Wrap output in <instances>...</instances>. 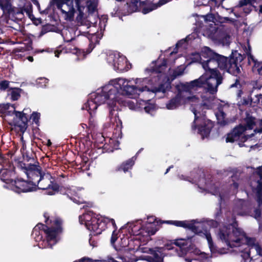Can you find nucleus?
Masks as SVG:
<instances>
[{"mask_svg":"<svg viewBox=\"0 0 262 262\" xmlns=\"http://www.w3.org/2000/svg\"><path fill=\"white\" fill-rule=\"evenodd\" d=\"M40 115L39 113L34 112L31 116V118L36 123L38 121Z\"/></svg>","mask_w":262,"mask_h":262,"instance_id":"nucleus-35","label":"nucleus"},{"mask_svg":"<svg viewBox=\"0 0 262 262\" xmlns=\"http://www.w3.org/2000/svg\"><path fill=\"white\" fill-rule=\"evenodd\" d=\"M219 195H220V200L222 201V200L224 199V196L223 195H222L221 193H220L219 194Z\"/></svg>","mask_w":262,"mask_h":262,"instance_id":"nucleus-54","label":"nucleus"},{"mask_svg":"<svg viewBox=\"0 0 262 262\" xmlns=\"http://www.w3.org/2000/svg\"><path fill=\"white\" fill-rule=\"evenodd\" d=\"M134 164V160L133 158L129 159L126 162L123 163L122 165L118 167L117 169L118 171L123 170L124 172L127 171L130 169Z\"/></svg>","mask_w":262,"mask_h":262,"instance_id":"nucleus-25","label":"nucleus"},{"mask_svg":"<svg viewBox=\"0 0 262 262\" xmlns=\"http://www.w3.org/2000/svg\"><path fill=\"white\" fill-rule=\"evenodd\" d=\"M183 42L184 43L185 42V40H181L180 41H179V42H178L177 43V46L178 47V46H180Z\"/></svg>","mask_w":262,"mask_h":262,"instance_id":"nucleus-49","label":"nucleus"},{"mask_svg":"<svg viewBox=\"0 0 262 262\" xmlns=\"http://www.w3.org/2000/svg\"><path fill=\"white\" fill-rule=\"evenodd\" d=\"M23 149H25V143L24 142H23Z\"/></svg>","mask_w":262,"mask_h":262,"instance_id":"nucleus-61","label":"nucleus"},{"mask_svg":"<svg viewBox=\"0 0 262 262\" xmlns=\"http://www.w3.org/2000/svg\"><path fill=\"white\" fill-rule=\"evenodd\" d=\"M97 219L93 216L91 212H88L79 216V222L81 224H84L85 227H88L93 223L97 222Z\"/></svg>","mask_w":262,"mask_h":262,"instance_id":"nucleus-19","label":"nucleus"},{"mask_svg":"<svg viewBox=\"0 0 262 262\" xmlns=\"http://www.w3.org/2000/svg\"><path fill=\"white\" fill-rule=\"evenodd\" d=\"M173 52H171V53H170V56H172V55H173Z\"/></svg>","mask_w":262,"mask_h":262,"instance_id":"nucleus-64","label":"nucleus"},{"mask_svg":"<svg viewBox=\"0 0 262 262\" xmlns=\"http://www.w3.org/2000/svg\"><path fill=\"white\" fill-rule=\"evenodd\" d=\"M261 63H260V64H259V66H260V68H259L258 69V70H258V73H259V74H261V70H262V66H261Z\"/></svg>","mask_w":262,"mask_h":262,"instance_id":"nucleus-51","label":"nucleus"},{"mask_svg":"<svg viewBox=\"0 0 262 262\" xmlns=\"http://www.w3.org/2000/svg\"><path fill=\"white\" fill-rule=\"evenodd\" d=\"M47 145L48 146H50L51 145V142L50 140L48 141Z\"/></svg>","mask_w":262,"mask_h":262,"instance_id":"nucleus-57","label":"nucleus"},{"mask_svg":"<svg viewBox=\"0 0 262 262\" xmlns=\"http://www.w3.org/2000/svg\"><path fill=\"white\" fill-rule=\"evenodd\" d=\"M102 36H100L99 34H92L90 35L88 37V38L90 41V48L91 49V51H89L90 52L94 48V45L97 43H98L99 40L101 39Z\"/></svg>","mask_w":262,"mask_h":262,"instance_id":"nucleus-24","label":"nucleus"},{"mask_svg":"<svg viewBox=\"0 0 262 262\" xmlns=\"http://www.w3.org/2000/svg\"><path fill=\"white\" fill-rule=\"evenodd\" d=\"M10 94L13 100H17L20 97V90L19 89H11L10 92Z\"/></svg>","mask_w":262,"mask_h":262,"instance_id":"nucleus-28","label":"nucleus"},{"mask_svg":"<svg viewBox=\"0 0 262 262\" xmlns=\"http://www.w3.org/2000/svg\"><path fill=\"white\" fill-rule=\"evenodd\" d=\"M260 12L262 13V5L260 6Z\"/></svg>","mask_w":262,"mask_h":262,"instance_id":"nucleus-59","label":"nucleus"},{"mask_svg":"<svg viewBox=\"0 0 262 262\" xmlns=\"http://www.w3.org/2000/svg\"><path fill=\"white\" fill-rule=\"evenodd\" d=\"M75 50H76L75 53L77 55V59L79 60L82 59L84 56L83 52L80 51V50H78L77 49Z\"/></svg>","mask_w":262,"mask_h":262,"instance_id":"nucleus-36","label":"nucleus"},{"mask_svg":"<svg viewBox=\"0 0 262 262\" xmlns=\"http://www.w3.org/2000/svg\"><path fill=\"white\" fill-rule=\"evenodd\" d=\"M184 69L183 67H179L173 72V77L174 78L177 76L182 75L184 73Z\"/></svg>","mask_w":262,"mask_h":262,"instance_id":"nucleus-32","label":"nucleus"},{"mask_svg":"<svg viewBox=\"0 0 262 262\" xmlns=\"http://www.w3.org/2000/svg\"><path fill=\"white\" fill-rule=\"evenodd\" d=\"M141 250L143 253H148L152 254L153 250L150 248H143L141 249Z\"/></svg>","mask_w":262,"mask_h":262,"instance_id":"nucleus-39","label":"nucleus"},{"mask_svg":"<svg viewBox=\"0 0 262 262\" xmlns=\"http://www.w3.org/2000/svg\"><path fill=\"white\" fill-rule=\"evenodd\" d=\"M26 174L28 179L32 180L35 187L40 189L48 190V194L54 195L58 190V185L54 183V180L49 173H42L40 167L36 165H29L26 168Z\"/></svg>","mask_w":262,"mask_h":262,"instance_id":"nucleus-6","label":"nucleus"},{"mask_svg":"<svg viewBox=\"0 0 262 262\" xmlns=\"http://www.w3.org/2000/svg\"><path fill=\"white\" fill-rule=\"evenodd\" d=\"M74 262H86L85 261V259H81L78 261H74Z\"/></svg>","mask_w":262,"mask_h":262,"instance_id":"nucleus-53","label":"nucleus"},{"mask_svg":"<svg viewBox=\"0 0 262 262\" xmlns=\"http://www.w3.org/2000/svg\"><path fill=\"white\" fill-rule=\"evenodd\" d=\"M246 53L248 55H250L251 56V54H250V47L249 46V45H248V50L246 48Z\"/></svg>","mask_w":262,"mask_h":262,"instance_id":"nucleus-46","label":"nucleus"},{"mask_svg":"<svg viewBox=\"0 0 262 262\" xmlns=\"http://www.w3.org/2000/svg\"><path fill=\"white\" fill-rule=\"evenodd\" d=\"M105 56V59L110 66L114 70L123 71L126 69V57L117 52H110L106 54H103Z\"/></svg>","mask_w":262,"mask_h":262,"instance_id":"nucleus-10","label":"nucleus"},{"mask_svg":"<svg viewBox=\"0 0 262 262\" xmlns=\"http://www.w3.org/2000/svg\"><path fill=\"white\" fill-rule=\"evenodd\" d=\"M220 239L229 247H239L246 244L245 252L243 256L250 258V262H254L253 255L256 254L262 260V250L254 238H248L242 229L237 228L233 220L227 226H224L220 229L218 233Z\"/></svg>","mask_w":262,"mask_h":262,"instance_id":"nucleus-4","label":"nucleus"},{"mask_svg":"<svg viewBox=\"0 0 262 262\" xmlns=\"http://www.w3.org/2000/svg\"><path fill=\"white\" fill-rule=\"evenodd\" d=\"M27 109L24 112H17L13 105L9 104L0 105V112L3 114L2 117L9 124L17 126L21 130L26 128L28 117L26 116Z\"/></svg>","mask_w":262,"mask_h":262,"instance_id":"nucleus-9","label":"nucleus"},{"mask_svg":"<svg viewBox=\"0 0 262 262\" xmlns=\"http://www.w3.org/2000/svg\"><path fill=\"white\" fill-rule=\"evenodd\" d=\"M57 8L60 10L63 18L67 21L74 20L76 12L72 0H53Z\"/></svg>","mask_w":262,"mask_h":262,"instance_id":"nucleus-11","label":"nucleus"},{"mask_svg":"<svg viewBox=\"0 0 262 262\" xmlns=\"http://www.w3.org/2000/svg\"><path fill=\"white\" fill-rule=\"evenodd\" d=\"M219 253H220V254H225L227 253V252L226 251H222L221 250H220V251H219Z\"/></svg>","mask_w":262,"mask_h":262,"instance_id":"nucleus-52","label":"nucleus"},{"mask_svg":"<svg viewBox=\"0 0 262 262\" xmlns=\"http://www.w3.org/2000/svg\"><path fill=\"white\" fill-rule=\"evenodd\" d=\"M183 85L182 84L181 90L179 93L166 104V107L168 110H174L181 105L183 99L189 103L191 105V111L194 115L192 128L197 129L198 133L204 139L209 136L213 126L212 122L205 117L206 110L213 107V97L203 94L185 98L183 92H190L192 90L186 91L183 87Z\"/></svg>","mask_w":262,"mask_h":262,"instance_id":"nucleus-2","label":"nucleus"},{"mask_svg":"<svg viewBox=\"0 0 262 262\" xmlns=\"http://www.w3.org/2000/svg\"><path fill=\"white\" fill-rule=\"evenodd\" d=\"M122 247H126V244H123Z\"/></svg>","mask_w":262,"mask_h":262,"instance_id":"nucleus-63","label":"nucleus"},{"mask_svg":"<svg viewBox=\"0 0 262 262\" xmlns=\"http://www.w3.org/2000/svg\"><path fill=\"white\" fill-rule=\"evenodd\" d=\"M211 192L214 195L217 194V189H215V190H214V191H211Z\"/></svg>","mask_w":262,"mask_h":262,"instance_id":"nucleus-55","label":"nucleus"},{"mask_svg":"<svg viewBox=\"0 0 262 262\" xmlns=\"http://www.w3.org/2000/svg\"><path fill=\"white\" fill-rule=\"evenodd\" d=\"M3 167V168L0 170L1 179L3 181L7 183L8 181H10L8 179V177L11 175L14 168L13 166L11 165L9 162L7 161L6 160H5L4 161Z\"/></svg>","mask_w":262,"mask_h":262,"instance_id":"nucleus-18","label":"nucleus"},{"mask_svg":"<svg viewBox=\"0 0 262 262\" xmlns=\"http://www.w3.org/2000/svg\"><path fill=\"white\" fill-rule=\"evenodd\" d=\"M50 223L52 224L51 228L39 224L33 230L32 235L36 241L42 238V236H39L40 232L38 230H43L46 234V241H42L38 245L40 248H52L57 242V235L60 230L61 221L58 218H55L51 220Z\"/></svg>","mask_w":262,"mask_h":262,"instance_id":"nucleus-7","label":"nucleus"},{"mask_svg":"<svg viewBox=\"0 0 262 262\" xmlns=\"http://www.w3.org/2000/svg\"><path fill=\"white\" fill-rule=\"evenodd\" d=\"M147 220L148 223L146 227L141 229L140 232L137 234V235H141L143 237H148L156 233L157 229L155 228V225L152 224L155 222V219L151 216L148 217Z\"/></svg>","mask_w":262,"mask_h":262,"instance_id":"nucleus-17","label":"nucleus"},{"mask_svg":"<svg viewBox=\"0 0 262 262\" xmlns=\"http://www.w3.org/2000/svg\"><path fill=\"white\" fill-rule=\"evenodd\" d=\"M170 88V83L168 81L161 84L158 88L152 90V93H156L162 92L165 93L166 91L168 90Z\"/></svg>","mask_w":262,"mask_h":262,"instance_id":"nucleus-27","label":"nucleus"},{"mask_svg":"<svg viewBox=\"0 0 262 262\" xmlns=\"http://www.w3.org/2000/svg\"><path fill=\"white\" fill-rule=\"evenodd\" d=\"M167 64V61L164 60L161 66H160L157 69L154 70L157 73H162L163 71L165 69Z\"/></svg>","mask_w":262,"mask_h":262,"instance_id":"nucleus-33","label":"nucleus"},{"mask_svg":"<svg viewBox=\"0 0 262 262\" xmlns=\"http://www.w3.org/2000/svg\"><path fill=\"white\" fill-rule=\"evenodd\" d=\"M62 35L67 42L72 41L75 38L74 30L73 28H66L62 31Z\"/></svg>","mask_w":262,"mask_h":262,"instance_id":"nucleus-21","label":"nucleus"},{"mask_svg":"<svg viewBox=\"0 0 262 262\" xmlns=\"http://www.w3.org/2000/svg\"><path fill=\"white\" fill-rule=\"evenodd\" d=\"M255 0H242L240 2L241 5H247L248 4H252Z\"/></svg>","mask_w":262,"mask_h":262,"instance_id":"nucleus-38","label":"nucleus"},{"mask_svg":"<svg viewBox=\"0 0 262 262\" xmlns=\"http://www.w3.org/2000/svg\"><path fill=\"white\" fill-rule=\"evenodd\" d=\"M71 194H73L74 195L78 196V194L77 193V192H76L75 189H74L72 190V193H71Z\"/></svg>","mask_w":262,"mask_h":262,"instance_id":"nucleus-45","label":"nucleus"},{"mask_svg":"<svg viewBox=\"0 0 262 262\" xmlns=\"http://www.w3.org/2000/svg\"><path fill=\"white\" fill-rule=\"evenodd\" d=\"M232 187L234 189H237L238 187V184L237 183H233Z\"/></svg>","mask_w":262,"mask_h":262,"instance_id":"nucleus-47","label":"nucleus"},{"mask_svg":"<svg viewBox=\"0 0 262 262\" xmlns=\"http://www.w3.org/2000/svg\"><path fill=\"white\" fill-rule=\"evenodd\" d=\"M171 166H170L168 168H167V169L166 171L165 172V174L167 173L168 172V171H169V169L171 168Z\"/></svg>","mask_w":262,"mask_h":262,"instance_id":"nucleus-56","label":"nucleus"},{"mask_svg":"<svg viewBox=\"0 0 262 262\" xmlns=\"http://www.w3.org/2000/svg\"><path fill=\"white\" fill-rule=\"evenodd\" d=\"M76 7L77 8V16L76 17V20L78 23H82L84 18V10L85 7L83 6L80 5V2L76 0Z\"/></svg>","mask_w":262,"mask_h":262,"instance_id":"nucleus-22","label":"nucleus"},{"mask_svg":"<svg viewBox=\"0 0 262 262\" xmlns=\"http://www.w3.org/2000/svg\"><path fill=\"white\" fill-rule=\"evenodd\" d=\"M217 35H219L218 38H216L219 40L223 45H227L229 43L231 36L225 32H220L219 31H216Z\"/></svg>","mask_w":262,"mask_h":262,"instance_id":"nucleus-23","label":"nucleus"},{"mask_svg":"<svg viewBox=\"0 0 262 262\" xmlns=\"http://www.w3.org/2000/svg\"><path fill=\"white\" fill-rule=\"evenodd\" d=\"M117 238H118L117 234L116 233L115 231H114L113 232L112 237H111V242L112 244H114L115 241L117 240Z\"/></svg>","mask_w":262,"mask_h":262,"instance_id":"nucleus-37","label":"nucleus"},{"mask_svg":"<svg viewBox=\"0 0 262 262\" xmlns=\"http://www.w3.org/2000/svg\"><path fill=\"white\" fill-rule=\"evenodd\" d=\"M87 229L93 231L94 235L99 234L104 229V223L102 222V220L97 219L96 222L92 223Z\"/></svg>","mask_w":262,"mask_h":262,"instance_id":"nucleus-20","label":"nucleus"},{"mask_svg":"<svg viewBox=\"0 0 262 262\" xmlns=\"http://www.w3.org/2000/svg\"><path fill=\"white\" fill-rule=\"evenodd\" d=\"M110 221L112 222L113 224H114L115 222H114V220L113 219H111Z\"/></svg>","mask_w":262,"mask_h":262,"instance_id":"nucleus-58","label":"nucleus"},{"mask_svg":"<svg viewBox=\"0 0 262 262\" xmlns=\"http://www.w3.org/2000/svg\"><path fill=\"white\" fill-rule=\"evenodd\" d=\"M61 53V51H56L55 52V56L57 57L59 56V54Z\"/></svg>","mask_w":262,"mask_h":262,"instance_id":"nucleus-44","label":"nucleus"},{"mask_svg":"<svg viewBox=\"0 0 262 262\" xmlns=\"http://www.w3.org/2000/svg\"><path fill=\"white\" fill-rule=\"evenodd\" d=\"M167 2V1L161 0L157 4V1L155 0H140L139 6L142 9V13L146 14Z\"/></svg>","mask_w":262,"mask_h":262,"instance_id":"nucleus-15","label":"nucleus"},{"mask_svg":"<svg viewBox=\"0 0 262 262\" xmlns=\"http://www.w3.org/2000/svg\"><path fill=\"white\" fill-rule=\"evenodd\" d=\"M255 125L254 119L248 117L246 120V125H239L235 127L230 133L228 134L226 138V142H233L241 140L242 142L250 143L244 145L252 147L255 145L258 139L262 138V119L259 121V128L254 129L253 133L249 134V131L253 129Z\"/></svg>","mask_w":262,"mask_h":262,"instance_id":"nucleus-5","label":"nucleus"},{"mask_svg":"<svg viewBox=\"0 0 262 262\" xmlns=\"http://www.w3.org/2000/svg\"><path fill=\"white\" fill-rule=\"evenodd\" d=\"M238 85H239V83L238 81L236 79L235 82L234 84L231 85V88L237 87Z\"/></svg>","mask_w":262,"mask_h":262,"instance_id":"nucleus-41","label":"nucleus"},{"mask_svg":"<svg viewBox=\"0 0 262 262\" xmlns=\"http://www.w3.org/2000/svg\"><path fill=\"white\" fill-rule=\"evenodd\" d=\"M203 234L204 235L206 239L207 240L208 246L211 252L212 253H215L216 251V250L215 247L214 246L213 244L210 234L209 233H208L207 231H205V233H204Z\"/></svg>","mask_w":262,"mask_h":262,"instance_id":"nucleus-26","label":"nucleus"},{"mask_svg":"<svg viewBox=\"0 0 262 262\" xmlns=\"http://www.w3.org/2000/svg\"><path fill=\"white\" fill-rule=\"evenodd\" d=\"M0 6H1V7H2V1H1V0H0Z\"/></svg>","mask_w":262,"mask_h":262,"instance_id":"nucleus-62","label":"nucleus"},{"mask_svg":"<svg viewBox=\"0 0 262 262\" xmlns=\"http://www.w3.org/2000/svg\"><path fill=\"white\" fill-rule=\"evenodd\" d=\"M185 261L186 262H200L199 260L195 259H189L188 258H186Z\"/></svg>","mask_w":262,"mask_h":262,"instance_id":"nucleus-42","label":"nucleus"},{"mask_svg":"<svg viewBox=\"0 0 262 262\" xmlns=\"http://www.w3.org/2000/svg\"><path fill=\"white\" fill-rule=\"evenodd\" d=\"M165 222L168 224H172L178 227H182L188 229L195 233H200L199 228L202 226V224L197 220L166 221Z\"/></svg>","mask_w":262,"mask_h":262,"instance_id":"nucleus-14","label":"nucleus"},{"mask_svg":"<svg viewBox=\"0 0 262 262\" xmlns=\"http://www.w3.org/2000/svg\"><path fill=\"white\" fill-rule=\"evenodd\" d=\"M216 117L218 121L222 123L224 121L225 118V114L223 112V110H219L217 112L215 113Z\"/></svg>","mask_w":262,"mask_h":262,"instance_id":"nucleus-30","label":"nucleus"},{"mask_svg":"<svg viewBox=\"0 0 262 262\" xmlns=\"http://www.w3.org/2000/svg\"><path fill=\"white\" fill-rule=\"evenodd\" d=\"M33 2L34 4L36 5L38 7H39V3H38V2L37 1L34 0L33 1Z\"/></svg>","mask_w":262,"mask_h":262,"instance_id":"nucleus-48","label":"nucleus"},{"mask_svg":"<svg viewBox=\"0 0 262 262\" xmlns=\"http://www.w3.org/2000/svg\"><path fill=\"white\" fill-rule=\"evenodd\" d=\"M261 94H257L253 96H252V94H251V103L255 104H258L261 102Z\"/></svg>","mask_w":262,"mask_h":262,"instance_id":"nucleus-29","label":"nucleus"},{"mask_svg":"<svg viewBox=\"0 0 262 262\" xmlns=\"http://www.w3.org/2000/svg\"><path fill=\"white\" fill-rule=\"evenodd\" d=\"M192 55V61L199 62L206 73L198 79L185 83L183 87L186 91L203 88L206 91L204 94H207V96H212L213 101L214 95L216 93L219 85L223 82L222 75L216 70V68L219 67L235 76L241 72L240 67L233 57L227 58L214 53L207 47L202 48L201 54L196 53Z\"/></svg>","mask_w":262,"mask_h":262,"instance_id":"nucleus-1","label":"nucleus"},{"mask_svg":"<svg viewBox=\"0 0 262 262\" xmlns=\"http://www.w3.org/2000/svg\"><path fill=\"white\" fill-rule=\"evenodd\" d=\"M145 111L149 114H152L155 110V106L154 105H147L144 107Z\"/></svg>","mask_w":262,"mask_h":262,"instance_id":"nucleus-34","label":"nucleus"},{"mask_svg":"<svg viewBox=\"0 0 262 262\" xmlns=\"http://www.w3.org/2000/svg\"><path fill=\"white\" fill-rule=\"evenodd\" d=\"M256 180H252L251 186L256 193L257 201L259 206L262 205V166L258 168L254 174Z\"/></svg>","mask_w":262,"mask_h":262,"instance_id":"nucleus-13","label":"nucleus"},{"mask_svg":"<svg viewBox=\"0 0 262 262\" xmlns=\"http://www.w3.org/2000/svg\"><path fill=\"white\" fill-rule=\"evenodd\" d=\"M260 215V211L259 209L255 210V215L254 217L256 219H257Z\"/></svg>","mask_w":262,"mask_h":262,"instance_id":"nucleus-40","label":"nucleus"},{"mask_svg":"<svg viewBox=\"0 0 262 262\" xmlns=\"http://www.w3.org/2000/svg\"><path fill=\"white\" fill-rule=\"evenodd\" d=\"M48 222H49V221H48V219L46 221V224H47V225H49Z\"/></svg>","mask_w":262,"mask_h":262,"instance_id":"nucleus-60","label":"nucleus"},{"mask_svg":"<svg viewBox=\"0 0 262 262\" xmlns=\"http://www.w3.org/2000/svg\"><path fill=\"white\" fill-rule=\"evenodd\" d=\"M101 90V88L98 89L97 91L95 93H93L91 94V99L89 100L86 103H85L84 107L83 108V109H86L90 113L91 115H92V113L94 112V111L97 109L98 106L99 105L106 103L110 108L109 112V117L110 119L114 116V113L115 111V108L116 105V103L118 102L120 104H121L125 106H127L130 109L134 110L135 108V105L133 102L128 100L126 99V96H128L126 94H125L123 92V89L122 90H119L117 95H122L123 96V100L125 101L124 102H120L117 99L114 100V104H108V99H106L103 102H98L96 98L97 97V93L99 91Z\"/></svg>","mask_w":262,"mask_h":262,"instance_id":"nucleus-8","label":"nucleus"},{"mask_svg":"<svg viewBox=\"0 0 262 262\" xmlns=\"http://www.w3.org/2000/svg\"><path fill=\"white\" fill-rule=\"evenodd\" d=\"M9 81L7 80L0 81V91H5L7 89L9 88Z\"/></svg>","mask_w":262,"mask_h":262,"instance_id":"nucleus-31","label":"nucleus"},{"mask_svg":"<svg viewBox=\"0 0 262 262\" xmlns=\"http://www.w3.org/2000/svg\"><path fill=\"white\" fill-rule=\"evenodd\" d=\"M29 179V181L21 180H17L14 181H11V184L9 187L12 190L17 193L35 191V184L32 182L31 179Z\"/></svg>","mask_w":262,"mask_h":262,"instance_id":"nucleus-12","label":"nucleus"},{"mask_svg":"<svg viewBox=\"0 0 262 262\" xmlns=\"http://www.w3.org/2000/svg\"><path fill=\"white\" fill-rule=\"evenodd\" d=\"M174 244L179 247V250H176L177 255L180 257H182L186 254V251L185 248L190 246L191 241L189 238H179L174 240Z\"/></svg>","mask_w":262,"mask_h":262,"instance_id":"nucleus-16","label":"nucleus"},{"mask_svg":"<svg viewBox=\"0 0 262 262\" xmlns=\"http://www.w3.org/2000/svg\"><path fill=\"white\" fill-rule=\"evenodd\" d=\"M164 248L167 250H171L173 249L170 244L165 245L164 246Z\"/></svg>","mask_w":262,"mask_h":262,"instance_id":"nucleus-43","label":"nucleus"},{"mask_svg":"<svg viewBox=\"0 0 262 262\" xmlns=\"http://www.w3.org/2000/svg\"><path fill=\"white\" fill-rule=\"evenodd\" d=\"M130 80L124 78H116L111 80L107 84L101 88V90L97 93V100L98 102H103L108 99V104H114V100L120 101H125L123 100V96L117 95L119 90L123 89V92L128 97L135 98L141 93L150 91L149 85L150 82L147 78H137L134 80L135 85H130Z\"/></svg>","mask_w":262,"mask_h":262,"instance_id":"nucleus-3","label":"nucleus"},{"mask_svg":"<svg viewBox=\"0 0 262 262\" xmlns=\"http://www.w3.org/2000/svg\"><path fill=\"white\" fill-rule=\"evenodd\" d=\"M27 59H28L29 61H30V62H32L33 61V57L32 56H28L27 57Z\"/></svg>","mask_w":262,"mask_h":262,"instance_id":"nucleus-50","label":"nucleus"}]
</instances>
